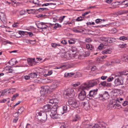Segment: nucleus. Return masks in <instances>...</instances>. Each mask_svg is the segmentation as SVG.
<instances>
[{"mask_svg": "<svg viewBox=\"0 0 128 128\" xmlns=\"http://www.w3.org/2000/svg\"><path fill=\"white\" fill-rule=\"evenodd\" d=\"M65 17V16H62L60 17L58 20L60 22H61L62 21Z\"/></svg>", "mask_w": 128, "mask_h": 128, "instance_id": "42", "label": "nucleus"}, {"mask_svg": "<svg viewBox=\"0 0 128 128\" xmlns=\"http://www.w3.org/2000/svg\"><path fill=\"white\" fill-rule=\"evenodd\" d=\"M117 30L116 28H113L112 29L111 31L112 33H114L116 32H117Z\"/></svg>", "mask_w": 128, "mask_h": 128, "instance_id": "57", "label": "nucleus"}, {"mask_svg": "<svg viewBox=\"0 0 128 128\" xmlns=\"http://www.w3.org/2000/svg\"><path fill=\"white\" fill-rule=\"evenodd\" d=\"M75 94L74 89L73 88H70L66 90V95L69 98H72L74 96Z\"/></svg>", "mask_w": 128, "mask_h": 128, "instance_id": "5", "label": "nucleus"}, {"mask_svg": "<svg viewBox=\"0 0 128 128\" xmlns=\"http://www.w3.org/2000/svg\"><path fill=\"white\" fill-rule=\"evenodd\" d=\"M64 111L65 112L67 110V107L66 106H64L63 108Z\"/></svg>", "mask_w": 128, "mask_h": 128, "instance_id": "56", "label": "nucleus"}, {"mask_svg": "<svg viewBox=\"0 0 128 128\" xmlns=\"http://www.w3.org/2000/svg\"><path fill=\"white\" fill-rule=\"evenodd\" d=\"M100 96L105 99H108L109 97L108 92L106 91L103 94L100 95Z\"/></svg>", "mask_w": 128, "mask_h": 128, "instance_id": "16", "label": "nucleus"}, {"mask_svg": "<svg viewBox=\"0 0 128 128\" xmlns=\"http://www.w3.org/2000/svg\"><path fill=\"white\" fill-rule=\"evenodd\" d=\"M68 42L70 44H72L75 43L76 41L72 40H68Z\"/></svg>", "mask_w": 128, "mask_h": 128, "instance_id": "47", "label": "nucleus"}, {"mask_svg": "<svg viewBox=\"0 0 128 128\" xmlns=\"http://www.w3.org/2000/svg\"><path fill=\"white\" fill-rule=\"evenodd\" d=\"M28 62L29 65L33 66L36 64L35 58H28Z\"/></svg>", "mask_w": 128, "mask_h": 128, "instance_id": "14", "label": "nucleus"}, {"mask_svg": "<svg viewBox=\"0 0 128 128\" xmlns=\"http://www.w3.org/2000/svg\"><path fill=\"white\" fill-rule=\"evenodd\" d=\"M37 116H40L39 118V120L42 122H45L47 120V116L46 113L42 111H41L38 112L36 114Z\"/></svg>", "mask_w": 128, "mask_h": 128, "instance_id": "3", "label": "nucleus"}, {"mask_svg": "<svg viewBox=\"0 0 128 128\" xmlns=\"http://www.w3.org/2000/svg\"><path fill=\"white\" fill-rule=\"evenodd\" d=\"M106 40L108 42L112 43L115 42L116 41V39L114 38H108Z\"/></svg>", "mask_w": 128, "mask_h": 128, "instance_id": "17", "label": "nucleus"}, {"mask_svg": "<svg viewBox=\"0 0 128 128\" xmlns=\"http://www.w3.org/2000/svg\"><path fill=\"white\" fill-rule=\"evenodd\" d=\"M86 94L85 91L84 90H82L79 93L78 98L80 100H83L86 98Z\"/></svg>", "mask_w": 128, "mask_h": 128, "instance_id": "7", "label": "nucleus"}, {"mask_svg": "<svg viewBox=\"0 0 128 128\" xmlns=\"http://www.w3.org/2000/svg\"><path fill=\"white\" fill-rule=\"evenodd\" d=\"M57 17L55 16L51 18V20L52 21H53L54 22H56L57 19Z\"/></svg>", "mask_w": 128, "mask_h": 128, "instance_id": "38", "label": "nucleus"}, {"mask_svg": "<svg viewBox=\"0 0 128 128\" xmlns=\"http://www.w3.org/2000/svg\"><path fill=\"white\" fill-rule=\"evenodd\" d=\"M86 48L89 50H91L92 48V46L90 44H88L86 45Z\"/></svg>", "mask_w": 128, "mask_h": 128, "instance_id": "35", "label": "nucleus"}, {"mask_svg": "<svg viewBox=\"0 0 128 128\" xmlns=\"http://www.w3.org/2000/svg\"><path fill=\"white\" fill-rule=\"evenodd\" d=\"M122 74L124 75H126L128 74V71L124 70L122 73Z\"/></svg>", "mask_w": 128, "mask_h": 128, "instance_id": "50", "label": "nucleus"}, {"mask_svg": "<svg viewBox=\"0 0 128 128\" xmlns=\"http://www.w3.org/2000/svg\"><path fill=\"white\" fill-rule=\"evenodd\" d=\"M111 53V51L109 49L106 50L102 51V54L104 55L107 54H110Z\"/></svg>", "mask_w": 128, "mask_h": 128, "instance_id": "25", "label": "nucleus"}, {"mask_svg": "<svg viewBox=\"0 0 128 128\" xmlns=\"http://www.w3.org/2000/svg\"><path fill=\"white\" fill-rule=\"evenodd\" d=\"M80 116L76 114L72 120V121L74 122H76L80 120Z\"/></svg>", "mask_w": 128, "mask_h": 128, "instance_id": "22", "label": "nucleus"}, {"mask_svg": "<svg viewBox=\"0 0 128 128\" xmlns=\"http://www.w3.org/2000/svg\"><path fill=\"white\" fill-rule=\"evenodd\" d=\"M58 86V83L57 82H55L53 83L50 87H49V88L52 91L56 88Z\"/></svg>", "mask_w": 128, "mask_h": 128, "instance_id": "9", "label": "nucleus"}, {"mask_svg": "<svg viewBox=\"0 0 128 128\" xmlns=\"http://www.w3.org/2000/svg\"><path fill=\"white\" fill-rule=\"evenodd\" d=\"M30 76H29L28 75L24 76V79L26 80H27L29 79L30 78Z\"/></svg>", "mask_w": 128, "mask_h": 128, "instance_id": "58", "label": "nucleus"}, {"mask_svg": "<svg viewBox=\"0 0 128 128\" xmlns=\"http://www.w3.org/2000/svg\"><path fill=\"white\" fill-rule=\"evenodd\" d=\"M89 88L88 84L85 83L83 84L79 88V90H87Z\"/></svg>", "mask_w": 128, "mask_h": 128, "instance_id": "12", "label": "nucleus"}, {"mask_svg": "<svg viewBox=\"0 0 128 128\" xmlns=\"http://www.w3.org/2000/svg\"><path fill=\"white\" fill-rule=\"evenodd\" d=\"M98 80V79L93 80H90L89 82L88 85L89 87H92L97 84V82L96 80Z\"/></svg>", "mask_w": 128, "mask_h": 128, "instance_id": "11", "label": "nucleus"}, {"mask_svg": "<svg viewBox=\"0 0 128 128\" xmlns=\"http://www.w3.org/2000/svg\"><path fill=\"white\" fill-rule=\"evenodd\" d=\"M92 128H100V126L98 124H95L94 126H92Z\"/></svg>", "mask_w": 128, "mask_h": 128, "instance_id": "44", "label": "nucleus"}, {"mask_svg": "<svg viewBox=\"0 0 128 128\" xmlns=\"http://www.w3.org/2000/svg\"><path fill=\"white\" fill-rule=\"evenodd\" d=\"M24 108L23 107H21L20 109H18V114H20L24 111Z\"/></svg>", "mask_w": 128, "mask_h": 128, "instance_id": "32", "label": "nucleus"}, {"mask_svg": "<svg viewBox=\"0 0 128 128\" xmlns=\"http://www.w3.org/2000/svg\"><path fill=\"white\" fill-rule=\"evenodd\" d=\"M102 20L100 19H97L96 20V24H98L101 22Z\"/></svg>", "mask_w": 128, "mask_h": 128, "instance_id": "54", "label": "nucleus"}, {"mask_svg": "<svg viewBox=\"0 0 128 128\" xmlns=\"http://www.w3.org/2000/svg\"><path fill=\"white\" fill-rule=\"evenodd\" d=\"M7 100L6 99H4L2 100H0V103H4Z\"/></svg>", "mask_w": 128, "mask_h": 128, "instance_id": "61", "label": "nucleus"}, {"mask_svg": "<svg viewBox=\"0 0 128 128\" xmlns=\"http://www.w3.org/2000/svg\"><path fill=\"white\" fill-rule=\"evenodd\" d=\"M19 23L18 22H17L15 23L14 24H13L12 26L14 27H15L17 26H18V24Z\"/></svg>", "mask_w": 128, "mask_h": 128, "instance_id": "55", "label": "nucleus"}, {"mask_svg": "<svg viewBox=\"0 0 128 128\" xmlns=\"http://www.w3.org/2000/svg\"><path fill=\"white\" fill-rule=\"evenodd\" d=\"M85 55L86 56H88L89 55L90 52L89 51H86L85 52Z\"/></svg>", "mask_w": 128, "mask_h": 128, "instance_id": "62", "label": "nucleus"}, {"mask_svg": "<svg viewBox=\"0 0 128 128\" xmlns=\"http://www.w3.org/2000/svg\"><path fill=\"white\" fill-rule=\"evenodd\" d=\"M24 42L27 43H30V44H31L32 42H32V40H28V39H25L24 40Z\"/></svg>", "mask_w": 128, "mask_h": 128, "instance_id": "51", "label": "nucleus"}, {"mask_svg": "<svg viewBox=\"0 0 128 128\" xmlns=\"http://www.w3.org/2000/svg\"><path fill=\"white\" fill-rule=\"evenodd\" d=\"M122 104L123 106H126L127 105L128 102L126 101H125L123 103H122Z\"/></svg>", "mask_w": 128, "mask_h": 128, "instance_id": "59", "label": "nucleus"}, {"mask_svg": "<svg viewBox=\"0 0 128 128\" xmlns=\"http://www.w3.org/2000/svg\"><path fill=\"white\" fill-rule=\"evenodd\" d=\"M100 84H101L102 86H108V83L105 81L101 82Z\"/></svg>", "mask_w": 128, "mask_h": 128, "instance_id": "30", "label": "nucleus"}, {"mask_svg": "<svg viewBox=\"0 0 128 128\" xmlns=\"http://www.w3.org/2000/svg\"><path fill=\"white\" fill-rule=\"evenodd\" d=\"M85 41L86 42H90L92 41V39L90 38H87L85 39Z\"/></svg>", "mask_w": 128, "mask_h": 128, "instance_id": "41", "label": "nucleus"}, {"mask_svg": "<svg viewBox=\"0 0 128 128\" xmlns=\"http://www.w3.org/2000/svg\"><path fill=\"white\" fill-rule=\"evenodd\" d=\"M7 92L8 94H12L14 92H15L16 91V89L14 88H9Z\"/></svg>", "mask_w": 128, "mask_h": 128, "instance_id": "23", "label": "nucleus"}, {"mask_svg": "<svg viewBox=\"0 0 128 128\" xmlns=\"http://www.w3.org/2000/svg\"><path fill=\"white\" fill-rule=\"evenodd\" d=\"M82 105L83 106L84 108L86 110H87L89 108V107L88 106V104H86L84 102H82Z\"/></svg>", "mask_w": 128, "mask_h": 128, "instance_id": "19", "label": "nucleus"}, {"mask_svg": "<svg viewBox=\"0 0 128 128\" xmlns=\"http://www.w3.org/2000/svg\"><path fill=\"white\" fill-rule=\"evenodd\" d=\"M0 19L4 24L6 23V16L4 13L0 12Z\"/></svg>", "mask_w": 128, "mask_h": 128, "instance_id": "10", "label": "nucleus"}, {"mask_svg": "<svg viewBox=\"0 0 128 128\" xmlns=\"http://www.w3.org/2000/svg\"><path fill=\"white\" fill-rule=\"evenodd\" d=\"M51 45L52 47L54 48H56L57 46H60L61 45L60 44L52 43L51 44Z\"/></svg>", "mask_w": 128, "mask_h": 128, "instance_id": "29", "label": "nucleus"}, {"mask_svg": "<svg viewBox=\"0 0 128 128\" xmlns=\"http://www.w3.org/2000/svg\"><path fill=\"white\" fill-rule=\"evenodd\" d=\"M56 99H50L48 100V102L52 104H54V103H57L58 102V101L57 100V101H56Z\"/></svg>", "mask_w": 128, "mask_h": 128, "instance_id": "20", "label": "nucleus"}, {"mask_svg": "<svg viewBox=\"0 0 128 128\" xmlns=\"http://www.w3.org/2000/svg\"><path fill=\"white\" fill-rule=\"evenodd\" d=\"M114 83L116 86L123 84V81L122 80V77L119 76L116 78L114 81Z\"/></svg>", "mask_w": 128, "mask_h": 128, "instance_id": "6", "label": "nucleus"}, {"mask_svg": "<svg viewBox=\"0 0 128 128\" xmlns=\"http://www.w3.org/2000/svg\"><path fill=\"white\" fill-rule=\"evenodd\" d=\"M52 70L49 71L47 73L48 76H50L52 74Z\"/></svg>", "mask_w": 128, "mask_h": 128, "instance_id": "60", "label": "nucleus"}, {"mask_svg": "<svg viewBox=\"0 0 128 128\" xmlns=\"http://www.w3.org/2000/svg\"><path fill=\"white\" fill-rule=\"evenodd\" d=\"M83 18L81 16H80L78 18L76 19V20L78 21H81L82 20Z\"/></svg>", "mask_w": 128, "mask_h": 128, "instance_id": "53", "label": "nucleus"}, {"mask_svg": "<svg viewBox=\"0 0 128 128\" xmlns=\"http://www.w3.org/2000/svg\"><path fill=\"white\" fill-rule=\"evenodd\" d=\"M98 90L96 89L90 91L88 94L87 96L88 97L90 98V97H94L97 94Z\"/></svg>", "mask_w": 128, "mask_h": 128, "instance_id": "8", "label": "nucleus"}, {"mask_svg": "<svg viewBox=\"0 0 128 128\" xmlns=\"http://www.w3.org/2000/svg\"><path fill=\"white\" fill-rule=\"evenodd\" d=\"M37 26L38 28L41 29L46 28L48 27V26L46 25L43 22L38 23L37 25Z\"/></svg>", "mask_w": 128, "mask_h": 128, "instance_id": "13", "label": "nucleus"}, {"mask_svg": "<svg viewBox=\"0 0 128 128\" xmlns=\"http://www.w3.org/2000/svg\"><path fill=\"white\" fill-rule=\"evenodd\" d=\"M68 102L70 105L74 108L78 107L79 106L78 104L77 103L76 100L74 98L69 100Z\"/></svg>", "mask_w": 128, "mask_h": 128, "instance_id": "4", "label": "nucleus"}, {"mask_svg": "<svg viewBox=\"0 0 128 128\" xmlns=\"http://www.w3.org/2000/svg\"><path fill=\"white\" fill-rule=\"evenodd\" d=\"M66 53L65 52L62 53V54L61 56L62 58H65L66 57Z\"/></svg>", "mask_w": 128, "mask_h": 128, "instance_id": "49", "label": "nucleus"}, {"mask_svg": "<svg viewBox=\"0 0 128 128\" xmlns=\"http://www.w3.org/2000/svg\"><path fill=\"white\" fill-rule=\"evenodd\" d=\"M61 43L63 44H66L67 43V42L65 40H63L61 41Z\"/></svg>", "mask_w": 128, "mask_h": 128, "instance_id": "63", "label": "nucleus"}, {"mask_svg": "<svg viewBox=\"0 0 128 128\" xmlns=\"http://www.w3.org/2000/svg\"><path fill=\"white\" fill-rule=\"evenodd\" d=\"M8 90H4L1 94L0 95V97L1 96H4L5 93L7 92H8Z\"/></svg>", "mask_w": 128, "mask_h": 128, "instance_id": "37", "label": "nucleus"}, {"mask_svg": "<svg viewBox=\"0 0 128 128\" xmlns=\"http://www.w3.org/2000/svg\"><path fill=\"white\" fill-rule=\"evenodd\" d=\"M128 13V10H123L120 12V14H125Z\"/></svg>", "mask_w": 128, "mask_h": 128, "instance_id": "40", "label": "nucleus"}, {"mask_svg": "<svg viewBox=\"0 0 128 128\" xmlns=\"http://www.w3.org/2000/svg\"><path fill=\"white\" fill-rule=\"evenodd\" d=\"M123 100V99L122 98H117L116 100V101L117 102H118L120 103H121V101Z\"/></svg>", "mask_w": 128, "mask_h": 128, "instance_id": "43", "label": "nucleus"}, {"mask_svg": "<svg viewBox=\"0 0 128 128\" xmlns=\"http://www.w3.org/2000/svg\"><path fill=\"white\" fill-rule=\"evenodd\" d=\"M114 78L112 76L109 77L107 79V81L108 82L112 81L114 79Z\"/></svg>", "mask_w": 128, "mask_h": 128, "instance_id": "46", "label": "nucleus"}, {"mask_svg": "<svg viewBox=\"0 0 128 128\" xmlns=\"http://www.w3.org/2000/svg\"><path fill=\"white\" fill-rule=\"evenodd\" d=\"M80 84V82H76L75 84H72V86L76 87L77 86H78Z\"/></svg>", "mask_w": 128, "mask_h": 128, "instance_id": "39", "label": "nucleus"}, {"mask_svg": "<svg viewBox=\"0 0 128 128\" xmlns=\"http://www.w3.org/2000/svg\"><path fill=\"white\" fill-rule=\"evenodd\" d=\"M30 75L31 78H34L36 77L38 75L36 73H32L30 74Z\"/></svg>", "mask_w": 128, "mask_h": 128, "instance_id": "27", "label": "nucleus"}, {"mask_svg": "<svg viewBox=\"0 0 128 128\" xmlns=\"http://www.w3.org/2000/svg\"><path fill=\"white\" fill-rule=\"evenodd\" d=\"M19 94L18 93H16L14 94L11 100L13 101L15 100L16 97L18 96Z\"/></svg>", "mask_w": 128, "mask_h": 128, "instance_id": "33", "label": "nucleus"}, {"mask_svg": "<svg viewBox=\"0 0 128 128\" xmlns=\"http://www.w3.org/2000/svg\"><path fill=\"white\" fill-rule=\"evenodd\" d=\"M26 12L25 10H22L20 12V14L22 15H24Z\"/></svg>", "mask_w": 128, "mask_h": 128, "instance_id": "52", "label": "nucleus"}, {"mask_svg": "<svg viewBox=\"0 0 128 128\" xmlns=\"http://www.w3.org/2000/svg\"><path fill=\"white\" fill-rule=\"evenodd\" d=\"M115 102L116 103L115 104H113V106L114 107H115L116 108L117 107H118L119 108H122L120 104H118V102H117L116 100H115Z\"/></svg>", "mask_w": 128, "mask_h": 128, "instance_id": "26", "label": "nucleus"}, {"mask_svg": "<svg viewBox=\"0 0 128 128\" xmlns=\"http://www.w3.org/2000/svg\"><path fill=\"white\" fill-rule=\"evenodd\" d=\"M32 3L37 4L39 6H40L41 5V4L39 3V2L38 0H32Z\"/></svg>", "mask_w": 128, "mask_h": 128, "instance_id": "28", "label": "nucleus"}, {"mask_svg": "<svg viewBox=\"0 0 128 128\" xmlns=\"http://www.w3.org/2000/svg\"><path fill=\"white\" fill-rule=\"evenodd\" d=\"M31 128V125L29 124H27L26 128Z\"/></svg>", "mask_w": 128, "mask_h": 128, "instance_id": "64", "label": "nucleus"}, {"mask_svg": "<svg viewBox=\"0 0 128 128\" xmlns=\"http://www.w3.org/2000/svg\"><path fill=\"white\" fill-rule=\"evenodd\" d=\"M58 107L57 105H54L51 109L50 115V116L53 119L57 118L59 117L58 114L56 113V110Z\"/></svg>", "mask_w": 128, "mask_h": 128, "instance_id": "1", "label": "nucleus"}, {"mask_svg": "<svg viewBox=\"0 0 128 128\" xmlns=\"http://www.w3.org/2000/svg\"><path fill=\"white\" fill-rule=\"evenodd\" d=\"M49 89V86H45L42 87V89L40 91L41 96H40L41 100L46 98V94Z\"/></svg>", "mask_w": 128, "mask_h": 128, "instance_id": "2", "label": "nucleus"}, {"mask_svg": "<svg viewBox=\"0 0 128 128\" xmlns=\"http://www.w3.org/2000/svg\"><path fill=\"white\" fill-rule=\"evenodd\" d=\"M100 125L102 127L104 128H106L107 126V124L104 122H102L100 124Z\"/></svg>", "mask_w": 128, "mask_h": 128, "instance_id": "45", "label": "nucleus"}, {"mask_svg": "<svg viewBox=\"0 0 128 128\" xmlns=\"http://www.w3.org/2000/svg\"><path fill=\"white\" fill-rule=\"evenodd\" d=\"M126 44H122L119 45V47L120 48H123L126 46Z\"/></svg>", "mask_w": 128, "mask_h": 128, "instance_id": "48", "label": "nucleus"}, {"mask_svg": "<svg viewBox=\"0 0 128 128\" xmlns=\"http://www.w3.org/2000/svg\"><path fill=\"white\" fill-rule=\"evenodd\" d=\"M122 60L124 62H128V55H124L122 58Z\"/></svg>", "mask_w": 128, "mask_h": 128, "instance_id": "24", "label": "nucleus"}, {"mask_svg": "<svg viewBox=\"0 0 128 128\" xmlns=\"http://www.w3.org/2000/svg\"><path fill=\"white\" fill-rule=\"evenodd\" d=\"M48 10V9L46 8H41L38 9V11L39 12L42 11H43L45 10L46 11Z\"/></svg>", "mask_w": 128, "mask_h": 128, "instance_id": "34", "label": "nucleus"}, {"mask_svg": "<svg viewBox=\"0 0 128 128\" xmlns=\"http://www.w3.org/2000/svg\"><path fill=\"white\" fill-rule=\"evenodd\" d=\"M61 25L58 23H56L54 24V29H56L57 28L61 27Z\"/></svg>", "mask_w": 128, "mask_h": 128, "instance_id": "36", "label": "nucleus"}, {"mask_svg": "<svg viewBox=\"0 0 128 128\" xmlns=\"http://www.w3.org/2000/svg\"><path fill=\"white\" fill-rule=\"evenodd\" d=\"M9 62L12 65H14L16 64L18 62L16 60V59L14 58L10 60L9 61Z\"/></svg>", "mask_w": 128, "mask_h": 128, "instance_id": "18", "label": "nucleus"}, {"mask_svg": "<svg viewBox=\"0 0 128 128\" xmlns=\"http://www.w3.org/2000/svg\"><path fill=\"white\" fill-rule=\"evenodd\" d=\"M127 39L126 37L124 36H121L119 38V40H120L123 41H124L127 40Z\"/></svg>", "mask_w": 128, "mask_h": 128, "instance_id": "31", "label": "nucleus"}, {"mask_svg": "<svg viewBox=\"0 0 128 128\" xmlns=\"http://www.w3.org/2000/svg\"><path fill=\"white\" fill-rule=\"evenodd\" d=\"M120 62V60L119 59L115 58L111 62V64H113L115 63H119Z\"/></svg>", "mask_w": 128, "mask_h": 128, "instance_id": "21", "label": "nucleus"}, {"mask_svg": "<svg viewBox=\"0 0 128 128\" xmlns=\"http://www.w3.org/2000/svg\"><path fill=\"white\" fill-rule=\"evenodd\" d=\"M52 107L51 106L48 104L44 106L42 108V109L45 111H49L51 110Z\"/></svg>", "mask_w": 128, "mask_h": 128, "instance_id": "15", "label": "nucleus"}]
</instances>
